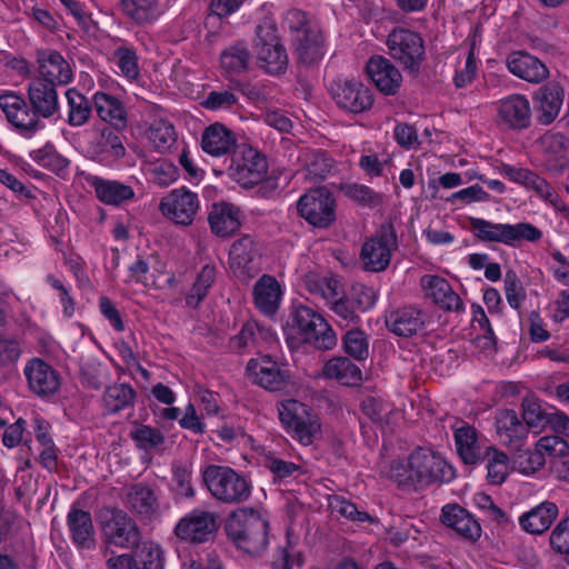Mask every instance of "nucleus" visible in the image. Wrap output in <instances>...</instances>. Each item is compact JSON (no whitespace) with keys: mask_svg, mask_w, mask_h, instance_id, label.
<instances>
[{"mask_svg":"<svg viewBox=\"0 0 569 569\" xmlns=\"http://www.w3.org/2000/svg\"><path fill=\"white\" fill-rule=\"evenodd\" d=\"M247 372L254 383L270 391L281 390L289 377L269 356L251 359L247 365Z\"/></svg>","mask_w":569,"mask_h":569,"instance_id":"4be33fe9","label":"nucleus"},{"mask_svg":"<svg viewBox=\"0 0 569 569\" xmlns=\"http://www.w3.org/2000/svg\"><path fill=\"white\" fill-rule=\"evenodd\" d=\"M134 390L124 383L112 385L103 393V406L109 413L119 412L133 405Z\"/></svg>","mask_w":569,"mask_h":569,"instance_id":"09e8293b","label":"nucleus"},{"mask_svg":"<svg viewBox=\"0 0 569 569\" xmlns=\"http://www.w3.org/2000/svg\"><path fill=\"white\" fill-rule=\"evenodd\" d=\"M470 230L481 241L509 247H517L521 241L537 242L542 238V231L529 222L495 223L482 218H470Z\"/></svg>","mask_w":569,"mask_h":569,"instance_id":"423d86ee","label":"nucleus"},{"mask_svg":"<svg viewBox=\"0 0 569 569\" xmlns=\"http://www.w3.org/2000/svg\"><path fill=\"white\" fill-rule=\"evenodd\" d=\"M228 170L229 176L237 183L244 188H252L266 178L268 162L258 150L243 147L233 152Z\"/></svg>","mask_w":569,"mask_h":569,"instance_id":"9b49d317","label":"nucleus"},{"mask_svg":"<svg viewBox=\"0 0 569 569\" xmlns=\"http://www.w3.org/2000/svg\"><path fill=\"white\" fill-rule=\"evenodd\" d=\"M303 555L296 550L288 540L284 547L278 548L271 563L272 569H292L293 566L302 567Z\"/></svg>","mask_w":569,"mask_h":569,"instance_id":"774afa93","label":"nucleus"},{"mask_svg":"<svg viewBox=\"0 0 569 569\" xmlns=\"http://www.w3.org/2000/svg\"><path fill=\"white\" fill-rule=\"evenodd\" d=\"M297 210L301 218L316 228H328L336 220L335 197L323 187L302 194L297 202Z\"/></svg>","mask_w":569,"mask_h":569,"instance_id":"9d476101","label":"nucleus"},{"mask_svg":"<svg viewBox=\"0 0 569 569\" xmlns=\"http://www.w3.org/2000/svg\"><path fill=\"white\" fill-rule=\"evenodd\" d=\"M88 152L101 163H111L126 154L121 138L109 128H102L93 132Z\"/></svg>","mask_w":569,"mask_h":569,"instance_id":"393cba45","label":"nucleus"},{"mask_svg":"<svg viewBox=\"0 0 569 569\" xmlns=\"http://www.w3.org/2000/svg\"><path fill=\"white\" fill-rule=\"evenodd\" d=\"M146 137L158 152H167L177 142V132L173 124L163 116L162 112L154 114L150 122Z\"/></svg>","mask_w":569,"mask_h":569,"instance_id":"4c0bfd02","label":"nucleus"},{"mask_svg":"<svg viewBox=\"0 0 569 569\" xmlns=\"http://www.w3.org/2000/svg\"><path fill=\"white\" fill-rule=\"evenodd\" d=\"M254 50L261 67L269 73L278 74L286 70L288 56L279 41L276 26L270 21H263L257 27Z\"/></svg>","mask_w":569,"mask_h":569,"instance_id":"1a4fd4ad","label":"nucleus"},{"mask_svg":"<svg viewBox=\"0 0 569 569\" xmlns=\"http://www.w3.org/2000/svg\"><path fill=\"white\" fill-rule=\"evenodd\" d=\"M264 338L269 342L276 340L274 332L270 328L261 327L253 322L246 323L239 335L233 337L230 341V347L232 349H243L251 345H254L257 337Z\"/></svg>","mask_w":569,"mask_h":569,"instance_id":"603ef678","label":"nucleus"},{"mask_svg":"<svg viewBox=\"0 0 569 569\" xmlns=\"http://www.w3.org/2000/svg\"><path fill=\"white\" fill-rule=\"evenodd\" d=\"M345 351L358 359L363 360L369 355V341L367 335L359 329H351L343 337Z\"/></svg>","mask_w":569,"mask_h":569,"instance_id":"4d7b16f0","label":"nucleus"},{"mask_svg":"<svg viewBox=\"0 0 569 569\" xmlns=\"http://www.w3.org/2000/svg\"><path fill=\"white\" fill-rule=\"evenodd\" d=\"M39 72L43 81L51 84H68L73 78V71L62 54L54 50L38 52Z\"/></svg>","mask_w":569,"mask_h":569,"instance_id":"c756f323","label":"nucleus"},{"mask_svg":"<svg viewBox=\"0 0 569 569\" xmlns=\"http://www.w3.org/2000/svg\"><path fill=\"white\" fill-rule=\"evenodd\" d=\"M367 73L377 89L386 96H395L402 83V74L382 56H373L366 66Z\"/></svg>","mask_w":569,"mask_h":569,"instance_id":"5701e85b","label":"nucleus"},{"mask_svg":"<svg viewBox=\"0 0 569 569\" xmlns=\"http://www.w3.org/2000/svg\"><path fill=\"white\" fill-rule=\"evenodd\" d=\"M23 375L29 389L38 397H51L60 389V375L51 365L40 358L36 357L27 361Z\"/></svg>","mask_w":569,"mask_h":569,"instance_id":"dca6fc26","label":"nucleus"},{"mask_svg":"<svg viewBox=\"0 0 569 569\" xmlns=\"http://www.w3.org/2000/svg\"><path fill=\"white\" fill-rule=\"evenodd\" d=\"M299 60L305 64L320 61L325 56L323 38L318 29H308L300 37H295Z\"/></svg>","mask_w":569,"mask_h":569,"instance_id":"ea45409f","label":"nucleus"},{"mask_svg":"<svg viewBox=\"0 0 569 569\" xmlns=\"http://www.w3.org/2000/svg\"><path fill=\"white\" fill-rule=\"evenodd\" d=\"M132 439L140 449L151 451L160 449L164 443L162 432L150 426L142 425L131 432Z\"/></svg>","mask_w":569,"mask_h":569,"instance_id":"bf43d9fd","label":"nucleus"},{"mask_svg":"<svg viewBox=\"0 0 569 569\" xmlns=\"http://www.w3.org/2000/svg\"><path fill=\"white\" fill-rule=\"evenodd\" d=\"M226 531L236 546L247 553L257 555L268 545V523L253 509L233 511L227 521Z\"/></svg>","mask_w":569,"mask_h":569,"instance_id":"7ed1b4c3","label":"nucleus"},{"mask_svg":"<svg viewBox=\"0 0 569 569\" xmlns=\"http://www.w3.org/2000/svg\"><path fill=\"white\" fill-rule=\"evenodd\" d=\"M98 117L116 129L127 127V111L123 103L114 96L103 91H97L92 97Z\"/></svg>","mask_w":569,"mask_h":569,"instance_id":"473e14b6","label":"nucleus"},{"mask_svg":"<svg viewBox=\"0 0 569 569\" xmlns=\"http://www.w3.org/2000/svg\"><path fill=\"white\" fill-rule=\"evenodd\" d=\"M537 146L550 170L560 171L568 166L569 139L561 132L547 131L538 139Z\"/></svg>","mask_w":569,"mask_h":569,"instance_id":"cd10ccee","label":"nucleus"},{"mask_svg":"<svg viewBox=\"0 0 569 569\" xmlns=\"http://www.w3.org/2000/svg\"><path fill=\"white\" fill-rule=\"evenodd\" d=\"M420 286L428 299L445 311L461 312L465 306L451 284L442 277L425 274L420 279Z\"/></svg>","mask_w":569,"mask_h":569,"instance_id":"aec40b11","label":"nucleus"},{"mask_svg":"<svg viewBox=\"0 0 569 569\" xmlns=\"http://www.w3.org/2000/svg\"><path fill=\"white\" fill-rule=\"evenodd\" d=\"M112 61L120 74L130 81L137 80L140 73L138 57L132 46L121 43L112 52Z\"/></svg>","mask_w":569,"mask_h":569,"instance_id":"8fccbe9b","label":"nucleus"},{"mask_svg":"<svg viewBox=\"0 0 569 569\" xmlns=\"http://www.w3.org/2000/svg\"><path fill=\"white\" fill-rule=\"evenodd\" d=\"M331 169V160L321 151L313 152L308 160L302 174L303 178L317 182L323 179Z\"/></svg>","mask_w":569,"mask_h":569,"instance_id":"69168bd1","label":"nucleus"},{"mask_svg":"<svg viewBox=\"0 0 569 569\" xmlns=\"http://www.w3.org/2000/svg\"><path fill=\"white\" fill-rule=\"evenodd\" d=\"M331 94L337 106L351 113H361L373 104L371 90L357 80L336 81Z\"/></svg>","mask_w":569,"mask_h":569,"instance_id":"4468645a","label":"nucleus"},{"mask_svg":"<svg viewBox=\"0 0 569 569\" xmlns=\"http://www.w3.org/2000/svg\"><path fill=\"white\" fill-rule=\"evenodd\" d=\"M496 431L505 443L520 441L526 436V427L513 410H502L497 415Z\"/></svg>","mask_w":569,"mask_h":569,"instance_id":"79ce46f5","label":"nucleus"},{"mask_svg":"<svg viewBox=\"0 0 569 569\" xmlns=\"http://www.w3.org/2000/svg\"><path fill=\"white\" fill-rule=\"evenodd\" d=\"M388 52L405 70L416 72L425 60V41L410 29L396 28L387 37Z\"/></svg>","mask_w":569,"mask_h":569,"instance_id":"6e6552de","label":"nucleus"},{"mask_svg":"<svg viewBox=\"0 0 569 569\" xmlns=\"http://www.w3.org/2000/svg\"><path fill=\"white\" fill-rule=\"evenodd\" d=\"M278 415L284 430L299 443L310 446L320 436L319 418L307 405L284 400L278 406Z\"/></svg>","mask_w":569,"mask_h":569,"instance_id":"0eeeda50","label":"nucleus"},{"mask_svg":"<svg viewBox=\"0 0 569 569\" xmlns=\"http://www.w3.org/2000/svg\"><path fill=\"white\" fill-rule=\"evenodd\" d=\"M28 98L32 109L28 108L21 96L7 91L0 94V109L20 134L31 138L44 127L40 118H50L58 111L59 100L54 84L41 79L29 83Z\"/></svg>","mask_w":569,"mask_h":569,"instance_id":"f257e3e1","label":"nucleus"},{"mask_svg":"<svg viewBox=\"0 0 569 569\" xmlns=\"http://www.w3.org/2000/svg\"><path fill=\"white\" fill-rule=\"evenodd\" d=\"M546 459L536 448L519 451L513 459V467L520 473L530 476L543 468Z\"/></svg>","mask_w":569,"mask_h":569,"instance_id":"052dcab7","label":"nucleus"},{"mask_svg":"<svg viewBox=\"0 0 569 569\" xmlns=\"http://www.w3.org/2000/svg\"><path fill=\"white\" fill-rule=\"evenodd\" d=\"M123 12L138 23H149L157 20L162 8L158 0H122Z\"/></svg>","mask_w":569,"mask_h":569,"instance_id":"a18cd8bd","label":"nucleus"},{"mask_svg":"<svg viewBox=\"0 0 569 569\" xmlns=\"http://www.w3.org/2000/svg\"><path fill=\"white\" fill-rule=\"evenodd\" d=\"M216 279V268L206 264L198 273L197 279L186 297V302L189 307L196 308L207 296L210 287Z\"/></svg>","mask_w":569,"mask_h":569,"instance_id":"5fc2aeb1","label":"nucleus"},{"mask_svg":"<svg viewBox=\"0 0 569 569\" xmlns=\"http://www.w3.org/2000/svg\"><path fill=\"white\" fill-rule=\"evenodd\" d=\"M503 283L508 305L515 310L520 309L526 300V290L517 273L512 270L507 271Z\"/></svg>","mask_w":569,"mask_h":569,"instance_id":"0e129e2a","label":"nucleus"},{"mask_svg":"<svg viewBox=\"0 0 569 569\" xmlns=\"http://www.w3.org/2000/svg\"><path fill=\"white\" fill-rule=\"evenodd\" d=\"M200 201L197 193L177 188L164 196L159 204L162 216L176 224L190 226L199 210Z\"/></svg>","mask_w":569,"mask_h":569,"instance_id":"ddd939ff","label":"nucleus"},{"mask_svg":"<svg viewBox=\"0 0 569 569\" xmlns=\"http://www.w3.org/2000/svg\"><path fill=\"white\" fill-rule=\"evenodd\" d=\"M84 180L93 190L96 198L107 206L120 207L136 197L134 189L119 180L104 179L96 174H87Z\"/></svg>","mask_w":569,"mask_h":569,"instance_id":"6ab92c4d","label":"nucleus"},{"mask_svg":"<svg viewBox=\"0 0 569 569\" xmlns=\"http://www.w3.org/2000/svg\"><path fill=\"white\" fill-rule=\"evenodd\" d=\"M528 189L532 190L540 200L550 206L558 216L569 219V206L545 178L537 174Z\"/></svg>","mask_w":569,"mask_h":569,"instance_id":"49530a36","label":"nucleus"},{"mask_svg":"<svg viewBox=\"0 0 569 569\" xmlns=\"http://www.w3.org/2000/svg\"><path fill=\"white\" fill-rule=\"evenodd\" d=\"M428 315L413 306H405L386 315L387 328L399 337H411L423 330Z\"/></svg>","mask_w":569,"mask_h":569,"instance_id":"412c9836","label":"nucleus"},{"mask_svg":"<svg viewBox=\"0 0 569 569\" xmlns=\"http://www.w3.org/2000/svg\"><path fill=\"white\" fill-rule=\"evenodd\" d=\"M396 248V236L391 228H382L376 236L367 240L361 249V260L369 271L385 270Z\"/></svg>","mask_w":569,"mask_h":569,"instance_id":"2eb2a0df","label":"nucleus"},{"mask_svg":"<svg viewBox=\"0 0 569 569\" xmlns=\"http://www.w3.org/2000/svg\"><path fill=\"white\" fill-rule=\"evenodd\" d=\"M506 63L510 73L527 82L540 83L549 76V70L545 63L528 52H511Z\"/></svg>","mask_w":569,"mask_h":569,"instance_id":"bb28decb","label":"nucleus"},{"mask_svg":"<svg viewBox=\"0 0 569 569\" xmlns=\"http://www.w3.org/2000/svg\"><path fill=\"white\" fill-rule=\"evenodd\" d=\"M217 528L212 512L196 509L179 520L174 528L178 538L191 542H204Z\"/></svg>","mask_w":569,"mask_h":569,"instance_id":"a211bd4d","label":"nucleus"},{"mask_svg":"<svg viewBox=\"0 0 569 569\" xmlns=\"http://www.w3.org/2000/svg\"><path fill=\"white\" fill-rule=\"evenodd\" d=\"M330 507L333 511L342 517H346L357 522H375L376 519L366 511H360L355 503L345 499L343 497L336 496L330 500Z\"/></svg>","mask_w":569,"mask_h":569,"instance_id":"338daca9","label":"nucleus"},{"mask_svg":"<svg viewBox=\"0 0 569 569\" xmlns=\"http://www.w3.org/2000/svg\"><path fill=\"white\" fill-rule=\"evenodd\" d=\"M101 530L106 541L127 548L138 543L139 529L136 522L122 510L107 509L101 516Z\"/></svg>","mask_w":569,"mask_h":569,"instance_id":"f8f14e48","label":"nucleus"},{"mask_svg":"<svg viewBox=\"0 0 569 569\" xmlns=\"http://www.w3.org/2000/svg\"><path fill=\"white\" fill-rule=\"evenodd\" d=\"M558 516V507L550 501L541 502L519 519L521 528L530 533L540 535L549 529Z\"/></svg>","mask_w":569,"mask_h":569,"instance_id":"f704fd0d","label":"nucleus"},{"mask_svg":"<svg viewBox=\"0 0 569 569\" xmlns=\"http://www.w3.org/2000/svg\"><path fill=\"white\" fill-rule=\"evenodd\" d=\"M254 257V243L250 237L234 241L229 252V266L234 276L241 279L253 277L259 271Z\"/></svg>","mask_w":569,"mask_h":569,"instance_id":"c85d7f7f","label":"nucleus"},{"mask_svg":"<svg viewBox=\"0 0 569 569\" xmlns=\"http://www.w3.org/2000/svg\"><path fill=\"white\" fill-rule=\"evenodd\" d=\"M322 377L337 380L343 386H357L362 380L360 368L346 357L328 360L322 367Z\"/></svg>","mask_w":569,"mask_h":569,"instance_id":"c9c22d12","label":"nucleus"},{"mask_svg":"<svg viewBox=\"0 0 569 569\" xmlns=\"http://www.w3.org/2000/svg\"><path fill=\"white\" fill-rule=\"evenodd\" d=\"M362 412L375 422H389L392 405L380 397L369 396L361 402Z\"/></svg>","mask_w":569,"mask_h":569,"instance_id":"680f3d73","label":"nucleus"},{"mask_svg":"<svg viewBox=\"0 0 569 569\" xmlns=\"http://www.w3.org/2000/svg\"><path fill=\"white\" fill-rule=\"evenodd\" d=\"M288 326L302 342L320 350H330L337 345V337L325 318L305 305L293 307Z\"/></svg>","mask_w":569,"mask_h":569,"instance_id":"20e7f679","label":"nucleus"},{"mask_svg":"<svg viewBox=\"0 0 569 569\" xmlns=\"http://www.w3.org/2000/svg\"><path fill=\"white\" fill-rule=\"evenodd\" d=\"M497 123L503 128L522 130L530 126L531 107L526 96L512 93L497 102Z\"/></svg>","mask_w":569,"mask_h":569,"instance_id":"f3484780","label":"nucleus"},{"mask_svg":"<svg viewBox=\"0 0 569 569\" xmlns=\"http://www.w3.org/2000/svg\"><path fill=\"white\" fill-rule=\"evenodd\" d=\"M68 527L72 541L83 549L94 545V529L91 515L80 509H71L68 513Z\"/></svg>","mask_w":569,"mask_h":569,"instance_id":"e433bc0d","label":"nucleus"},{"mask_svg":"<svg viewBox=\"0 0 569 569\" xmlns=\"http://www.w3.org/2000/svg\"><path fill=\"white\" fill-rule=\"evenodd\" d=\"M453 475V468L441 456L423 448L415 450L407 461L395 462L390 469V477L399 487L413 489L449 481Z\"/></svg>","mask_w":569,"mask_h":569,"instance_id":"f03ea898","label":"nucleus"},{"mask_svg":"<svg viewBox=\"0 0 569 569\" xmlns=\"http://www.w3.org/2000/svg\"><path fill=\"white\" fill-rule=\"evenodd\" d=\"M470 46L468 50L457 58L453 82L456 87L463 88L473 81L477 74L478 66L475 57V47L478 41L477 34L468 38Z\"/></svg>","mask_w":569,"mask_h":569,"instance_id":"37998d69","label":"nucleus"},{"mask_svg":"<svg viewBox=\"0 0 569 569\" xmlns=\"http://www.w3.org/2000/svg\"><path fill=\"white\" fill-rule=\"evenodd\" d=\"M237 137L232 130L216 122L204 129L201 137L202 150L212 157H222L233 151Z\"/></svg>","mask_w":569,"mask_h":569,"instance_id":"7c9ffc66","label":"nucleus"},{"mask_svg":"<svg viewBox=\"0 0 569 569\" xmlns=\"http://www.w3.org/2000/svg\"><path fill=\"white\" fill-rule=\"evenodd\" d=\"M250 61V52L244 42H237L226 48L220 54V64L228 77L246 71Z\"/></svg>","mask_w":569,"mask_h":569,"instance_id":"a19ab883","label":"nucleus"},{"mask_svg":"<svg viewBox=\"0 0 569 569\" xmlns=\"http://www.w3.org/2000/svg\"><path fill=\"white\" fill-rule=\"evenodd\" d=\"M441 522L465 540L475 542L481 537L482 530L478 520L458 505L442 507Z\"/></svg>","mask_w":569,"mask_h":569,"instance_id":"b1692460","label":"nucleus"},{"mask_svg":"<svg viewBox=\"0 0 569 569\" xmlns=\"http://www.w3.org/2000/svg\"><path fill=\"white\" fill-rule=\"evenodd\" d=\"M161 549L157 545L144 543L134 553V569H162Z\"/></svg>","mask_w":569,"mask_h":569,"instance_id":"13d9d810","label":"nucleus"},{"mask_svg":"<svg viewBox=\"0 0 569 569\" xmlns=\"http://www.w3.org/2000/svg\"><path fill=\"white\" fill-rule=\"evenodd\" d=\"M253 302L257 309L266 316H272L279 309L282 289L278 280L269 274L259 278L253 287Z\"/></svg>","mask_w":569,"mask_h":569,"instance_id":"2f4dec72","label":"nucleus"},{"mask_svg":"<svg viewBox=\"0 0 569 569\" xmlns=\"http://www.w3.org/2000/svg\"><path fill=\"white\" fill-rule=\"evenodd\" d=\"M307 287L311 293L323 298L328 303L339 297V281L333 277L310 276L307 279Z\"/></svg>","mask_w":569,"mask_h":569,"instance_id":"6e6d98bb","label":"nucleus"},{"mask_svg":"<svg viewBox=\"0 0 569 569\" xmlns=\"http://www.w3.org/2000/svg\"><path fill=\"white\" fill-rule=\"evenodd\" d=\"M66 98L68 102V123L72 127L83 126L90 118L91 103L74 88L66 91Z\"/></svg>","mask_w":569,"mask_h":569,"instance_id":"de8ad7c7","label":"nucleus"},{"mask_svg":"<svg viewBox=\"0 0 569 569\" xmlns=\"http://www.w3.org/2000/svg\"><path fill=\"white\" fill-rule=\"evenodd\" d=\"M142 170L147 179L159 187H168L179 177L176 164L167 159L144 161Z\"/></svg>","mask_w":569,"mask_h":569,"instance_id":"c03bdc74","label":"nucleus"},{"mask_svg":"<svg viewBox=\"0 0 569 569\" xmlns=\"http://www.w3.org/2000/svg\"><path fill=\"white\" fill-rule=\"evenodd\" d=\"M128 503L136 512L147 516L156 510L157 498L150 487L137 483L128 492Z\"/></svg>","mask_w":569,"mask_h":569,"instance_id":"3c124183","label":"nucleus"},{"mask_svg":"<svg viewBox=\"0 0 569 569\" xmlns=\"http://www.w3.org/2000/svg\"><path fill=\"white\" fill-rule=\"evenodd\" d=\"M455 441L458 455L467 465L477 463L482 456V442L477 430L462 422L455 428Z\"/></svg>","mask_w":569,"mask_h":569,"instance_id":"72a5a7b5","label":"nucleus"},{"mask_svg":"<svg viewBox=\"0 0 569 569\" xmlns=\"http://www.w3.org/2000/svg\"><path fill=\"white\" fill-rule=\"evenodd\" d=\"M202 478L210 493L223 503H241L251 495L247 478L228 466L210 465Z\"/></svg>","mask_w":569,"mask_h":569,"instance_id":"39448f33","label":"nucleus"},{"mask_svg":"<svg viewBox=\"0 0 569 569\" xmlns=\"http://www.w3.org/2000/svg\"><path fill=\"white\" fill-rule=\"evenodd\" d=\"M485 457L487 459V478L489 482L493 485L502 483L509 472L508 456L492 447H488Z\"/></svg>","mask_w":569,"mask_h":569,"instance_id":"864d4df0","label":"nucleus"},{"mask_svg":"<svg viewBox=\"0 0 569 569\" xmlns=\"http://www.w3.org/2000/svg\"><path fill=\"white\" fill-rule=\"evenodd\" d=\"M539 100V122L542 124L551 123L559 114L562 101L563 89L559 83L550 82L540 88Z\"/></svg>","mask_w":569,"mask_h":569,"instance_id":"58836bf2","label":"nucleus"},{"mask_svg":"<svg viewBox=\"0 0 569 569\" xmlns=\"http://www.w3.org/2000/svg\"><path fill=\"white\" fill-rule=\"evenodd\" d=\"M237 102L238 97L234 91L231 89H223L210 91L201 102V106L207 110L219 111L230 110L237 104Z\"/></svg>","mask_w":569,"mask_h":569,"instance_id":"e2e57ef3","label":"nucleus"},{"mask_svg":"<svg viewBox=\"0 0 569 569\" xmlns=\"http://www.w3.org/2000/svg\"><path fill=\"white\" fill-rule=\"evenodd\" d=\"M243 219L239 207L230 202H216L208 213V222L211 231L218 237H230L237 232Z\"/></svg>","mask_w":569,"mask_h":569,"instance_id":"a878e982","label":"nucleus"}]
</instances>
